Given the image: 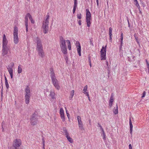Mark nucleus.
I'll list each match as a JSON object with an SVG mask.
<instances>
[{
  "instance_id": "052dcab7",
  "label": "nucleus",
  "mask_w": 149,
  "mask_h": 149,
  "mask_svg": "<svg viewBox=\"0 0 149 149\" xmlns=\"http://www.w3.org/2000/svg\"><path fill=\"white\" fill-rule=\"evenodd\" d=\"M3 86L2 85V86L1 89V93H3Z\"/></svg>"
},
{
  "instance_id": "b1692460",
  "label": "nucleus",
  "mask_w": 149,
  "mask_h": 149,
  "mask_svg": "<svg viewBox=\"0 0 149 149\" xmlns=\"http://www.w3.org/2000/svg\"><path fill=\"white\" fill-rule=\"evenodd\" d=\"M116 108L115 109V108H114V109L113 110V113L115 114H116V115L118 113V105H117V104H116Z\"/></svg>"
},
{
  "instance_id": "423d86ee",
  "label": "nucleus",
  "mask_w": 149,
  "mask_h": 149,
  "mask_svg": "<svg viewBox=\"0 0 149 149\" xmlns=\"http://www.w3.org/2000/svg\"><path fill=\"white\" fill-rule=\"evenodd\" d=\"M107 47V45L105 46V47L103 46L102 47V48L101 49L100 52L101 53V60H104L106 59Z\"/></svg>"
},
{
  "instance_id": "f03ea898",
  "label": "nucleus",
  "mask_w": 149,
  "mask_h": 149,
  "mask_svg": "<svg viewBox=\"0 0 149 149\" xmlns=\"http://www.w3.org/2000/svg\"><path fill=\"white\" fill-rule=\"evenodd\" d=\"M66 40H64L62 36L60 37V46L62 52L64 54L67 53V46L65 42Z\"/></svg>"
},
{
  "instance_id": "ddd939ff",
  "label": "nucleus",
  "mask_w": 149,
  "mask_h": 149,
  "mask_svg": "<svg viewBox=\"0 0 149 149\" xmlns=\"http://www.w3.org/2000/svg\"><path fill=\"white\" fill-rule=\"evenodd\" d=\"M14 66V63H13L12 62L10 63L7 68L9 72H13V68Z\"/></svg>"
},
{
  "instance_id": "5701e85b",
  "label": "nucleus",
  "mask_w": 149,
  "mask_h": 149,
  "mask_svg": "<svg viewBox=\"0 0 149 149\" xmlns=\"http://www.w3.org/2000/svg\"><path fill=\"white\" fill-rule=\"evenodd\" d=\"M5 80L6 86V88L8 89L9 87V84L7 79L5 76Z\"/></svg>"
},
{
  "instance_id": "e433bc0d",
  "label": "nucleus",
  "mask_w": 149,
  "mask_h": 149,
  "mask_svg": "<svg viewBox=\"0 0 149 149\" xmlns=\"http://www.w3.org/2000/svg\"><path fill=\"white\" fill-rule=\"evenodd\" d=\"M123 33H122L121 34L120 42H123Z\"/></svg>"
},
{
  "instance_id": "393cba45",
  "label": "nucleus",
  "mask_w": 149,
  "mask_h": 149,
  "mask_svg": "<svg viewBox=\"0 0 149 149\" xmlns=\"http://www.w3.org/2000/svg\"><path fill=\"white\" fill-rule=\"evenodd\" d=\"M134 4L135 5L138 9L140 8V6L139 5L137 0H133Z\"/></svg>"
},
{
  "instance_id": "c85d7f7f",
  "label": "nucleus",
  "mask_w": 149,
  "mask_h": 149,
  "mask_svg": "<svg viewBox=\"0 0 149 149\" xmlns=\"http://www.w3.org/2000/svg\"><path fill=\"white\" fill-rule=\"evenodd\" d=\"M55 95V94L54 92H51L50 93V95L51 97V98L52 99H54L55 98V97H54Z\"/></svg>"
},
{
  "instance_id": "aec40b11",
  "label": "nucleus",
  "mask_w": 149,
  "mask_h": 149,
  "mask_svg": "<svg viewBox=\"0 0 149 149\" xmlns=\"http://www.w3.org/2000/svg\"><path fill=\"white\" fill-rule=\"evenodd\" d=\"M79 127V129L81 130H84V128L83 127V125L82 121L78 123Z\"/></svg>"
},
{
  "instance_id": "6ab92c4d",
  "label": "nucleus",
  "mask_w": 149,
  "mask_h": 149,
  "mask_svg": "<svg viewBox=\"0 0 149 149\" xmlns=\"http://www.w3.org/2000/svg\"><path fill=\"white\" fill-rule=\"evenodd\" d=\"M112 29L111 27H110L109 28V40L112 41Z\"/></svg>"
},
{
  "instance_id": "37998d69",
  "label": "nucleus",
  "mask_w": 149,
  "mask_h": 149,
  "mask_svg": "<svg viewBox=\"0 0 149 149\" xmlns=\"http://www.w3.org/2000/svg\"><path fill=\"white\" fill-rule=\"evenodd\" d=\"M146 94V92H145V91H143V92L142 94V95L141 96V97L143 98V97H145Z\"/></svg>"
},
{
  "instance_id": "de8ad7c7",
  "label": "nucleus",
  "mask_w": 149,
  "mask_h": 149,
  "mask_svg": "<svg viewBox=\"0 0 149 149\" xmlns=\"http://www.w3.org/2000/svg\"><path fill=\"white\" fill-rule=\"evenodd\" d=\"M110 68H109V67H108V69L107 71L108 72L107 73H108V74H109L110 73Z\"/></svg>"
},
{
  "instance_id": "9b49d317",
  "label": "nucleus",
  "mask_w": 149,
  "mask_h": 149,
  "mask_svg": "<svg viewBox=\"0 0 149 149\" xmlns=\"http://www.w3.org/2000/svg\"><path fill=\"white\" fill-rule=\"evenodd\" d=\"M75 45L77 48V50L78 54L79 56H81V46L80 44L78 41H77Z\"/></svg>"
},
{
  "instance_id": "a18cd8bd",
  "label": "nucleus",
  "mask_w": 149,
  "mask_h": 149,
  "mask_svg": "<svg viewBox=\"0 0 149 149\" xmlns=\"http://www.w3.org/2000/svg\"><path fill=\"white\" fill-rule=\"evenodd\" d=\"M88 62H89V64H91V57L89 56L88 57Z\"/></svg>"
},
{
  "instance_id": "69168bd1",
  "label": "nucleus",
  "mask_w": 149,
  "mask_h": 149,
  "mask_svg": "<svg viewBox=\"0 0 149 149\" xmlns=\"http://www.w3.org/2000/svg\"><path fill=\"white\" fill-rule=\"evenodd\" d=\"M3 95V93H1V99H2Z\"/></svg>"
},
{
  "instance_id": "4c0bfd02",
  "label": "nucleus",
  "mask_w": 149,
  "mask_h": 149,
  "mask_svg": "<svg viewBox=\"0 0 149 149\" xmlns=\"http://www.w3.org/2000/svg\"><path fill=\"white\" fill-rule=\"evenodd\" d=\"M77 119L78 123L82 121L81 120V118L79 116H77Z\"/></svg>"
},
{
  "instance_id": "0eeeda50",
  "label": "nucleus",
  "mask_w": 149,
  "mask_h": 149,
  "mask_svg": "<svg viewBox=\"0 0 149 149\" xmlns=\"http://www.w3.org/2000/svg\"><path fill=\"white\" fill-rule=\"evenodd\" d=\"M22 144L21 140L20 139H16L13 141V149H19Z\"/></svg>"
},
{
  "instance_id": "20e7f679",
  "label": "nucleus",
  "mask_w": 149,
  "mask_h": 149,
  "mask_svg": "<svg viewBox=\"0 0 149 149\" xmlns=\"http://www.w3.org/2000/svg\"><path fill=\"white\" fill-rule=\"evenodd\" d=\"M37 117V113L36 112H35L32 115L30 120L31 125H35L37 124L38 121Z\"/></svg>"
},
{
  "instance_id": "bf43d9fd",
  "label": "nucleus",
  "mask_w": 149,
  "mask_h": 149,
  "mask_svg": "<svg viewBox=\"0 0 149 149\" xmlns=\"http://www.w3.org/2000/svg\"><path fill=\"white\" fill-rule=\"evenodd\" d=\"M67 117H68V118H69V116H70V115L69 114V113H68V112H67Z\"/></svg>"
},
{
  "instance_id": "f704fd0d",
  "label": "nucleus",
  "mask_w": 149,
  "mask_h": 149,
  "mask_svg": "<svg viewBox=\"0 0 149 149\" xmlns=\"http://www.w3.org/2000/svg\"><path fill=\"white\" fill-rule=\"evenodd\" d=\"M60 114H64V110L62 108H61L60 110Z\"/></svg>"
},
{
  "instance_id": "09e8293b",
  "label": "nucleus",
  "mask_w": 149,
  "mask_h": 149,
  "mask_svg": "<svg viewBox=\"0 0 149 149\" xmlns=\"http://www.w3.org/2000/svg\"><path fill=\"white\" fill-rule=\"evenodd\" d=\"M42 143H43V145H44V146H45V141L44 139V138H42Z\"/></svg>"
},
{
  "instance_id": "ea45409f",
  "label": "nucleus",
  "mask_w": 149,
  "mask_h": 149,
  "mask_svg": "<svg viewBox=\"0 0 149 149\" xmlns=\"http://www.w3.org/2000/svg\"><path fill=\"white\" fill-rule=\"evenodd\" d=\"M29 19L31 21V22L32 23L34 24V21L32 17H31V18H29Z\"/></svg>"
},
{
  "instance_id": "a878e982",
  "label": "nucleus",
  "mask_w": 149,
  "mask_h": 149,
  "mask_svg": "<svg viewBox=\"0 0 149 149\" xmlns=\"http://www.w3.org/2000/svg\"><path fill=\"white\" fill-rule=\"evenodd\" d=\"M66 138H67L68 140L71 143H72V142H73V140H72V138H70L69 136V134L68 135H67L66 136Z\"/></svg>"
},
{
  "instance_id": "13d9d810",
  "label": "nucleus",
  "mask_w": 149,
  "mask_h": 149,
  "mask_svg": "<svg viewBox=\"0 0 149 149\" xmlns=\"http://www.w3.org/2000/svg\"><path fill=\"white\" fill-rule=\"evenodd\" d=\"M97 5V6H99V1L98 0H96Z\"/></svg>"
},
{
  "instance_id": "a19ab883",
  "label": "nucleus",
  "mask_w": 149,
  "mask_h": 149,
  "mask_svg": "<svg viewBox=\"0 0 149 149\" xmlns=\"http://www.w3.org/2000/svg\"><path fill=\"white\" fill-rule=\"evenodd\" d=\"M25 17H27L28 18V17L29 18H31V16L29 13H27Z\"/></svg>"
},
{
  "instance_id": "6e6d98bb",
  "label": "nucleus",
  "mask_w": 149,
  "mask_h": 149,
  "mask_svg": "<svg viewBox=\"0 0 149 149\" xmlns=\"http://www.w3.org/2000/svg\"><path fill=\"white\" fill-rule=\"evenodd\" d=\"M101 130L102 131V134L103 135H104V134H105V132H104V131L103 129H102V130Z\"/></svg>"
},
{
  "instance_id": "f257e3e1",
  "label": "nucleus",
  "mask_w": 149,
  "mask_h": 149,
  "mask_svg": "<svg viewBox=\"0 0 149 149\" xmlns=\"http://www.w3.org/2000/svg\"><path fill=\"white\" fill-rule=\"evenodd\" d=\"M50 70V77L52 84L56 89L59 90L60 89V87L58 81L55 75L53 69L52 68H51Z\"/></svg>"
},
{
  "instance_id": "4d7b16f0",
  "label": "nucleus",
  "mask_w": 149,
  "mask_h": 149,
  "mask_svg": "<svg viewBox=\"0 0 149 149\" xmlns=\"http://www.w3.org/2000/svg\"><path fill=\"white\" fill-rule=\"evenodd\" d=\"M134 37H135V39H136V42L137 43H139V42L137 38V37H136V36H134Z\"/></svg>"
},
{
  "instance_id": "7ed1b4c3",
  "label": "nucleus",
  "mask_w": 149,
  "mask_h": 149,
  "mask_svg": "<svg viewBox=\"0 0 149 149\" xmlns=\"http://www.w3.org/2000/svg\"><path fill=\"white\" fill-rule=\"evenodd\" d=\"M25 92L24 98L25 103L28 104L29 103L31 97V92L30 88L29 86H27L26 87L25 90Z\"/></svg>"
},
{
  "instance_id": "603ef678",
  "label": "nucleus",
  "mask_w": 149,
  "mask_h": 149,
  "mask_svg": "<svg viewBox=\"0 0 149 149\" xmlns=\"http://www.w3.org/2000/svg\"><path fill=\"white\" fill-rule=\"evenodd\" d=\"M103 139L105 140L106 139V135L105 134H104L103 136Z\"/></svg>"
},
{
  "instance_id": "c9c22d12",
  "label": "nucleus",
  "mask_w": 149,
  "mask_h": 149,
  "mask_svg": "<svg viewBox=\"0 0 149 149\" xmlns=\"http://www.w3.org/2000/svg\"><path fill=\"white\" fill-rule=\"evenodd\" d=\"M71 98H72L74 95V91L72 90L71 92Z\"/></svg>"
},
{
  "instance_id": "8fccbe9b",
  "label": "nucleus",
  "mask_w": 149,
  "mask_h": 149,
  "mask_svg": "<svg viewBox=\"0 0 149 149\" xmlns=\"http://www.w3.org/2000/svg\"><path fill=\"white\" fill-rule=\"evenodd\" d=\"M5 125V122L4 121H3L1 123V126L2 127H3Z\"/></svg>"
},
{
  "instance_id": "c03bdc74",
  "label": "nucleus",
  "mask_w": 149,
  "mask_h": 149,
  "mask_svg": "<svg viewBox=\"0 0 149 149\" xmlns=\"http://www.w3.org/2000/svg\"><path fill=\"white\" fill-rule=\"evenodd\" d=\"M98 125L99 126L98 127L100 128V129L101 130H102V129H103V128L102 127V126L99 123H98Z\"/></svg>"
},
{
  "instance_id": "f8f14e48",
  "label": "nucleus",
  "mask_w": 149,
  "mask_h": 149,
  "mask_svg": "<svg viewBox=\"0 0 149 149\" xmlns=\"http://www.w3.org/2000/svg\"><path fill=\"white\" fill-rule=\"evenodd\" d=\"M114 94L113 93H112L110 97L109 98V106L110 107H111L113 104V102L114 101V99L113 98Z\"/></svg>"
},
{
  "instance_id": "864d4df0",
  "label": "nucleus",
  "mask_w": 149,
  "mask_h": 149,
  "mask_svg": "<svg viewBox=\"0 0 149 149\" xmlns=\"http://www.w3.org/2000/svg\"><path fill=\"white\" fill-rule=\"evenodd\" d=\"M129 149H132L131 145L130 144L129 145Z\"/></svg>"
},
{
  "instance_id": "774afa93",
  "label": "nucleus",
  "mask_w": 149,
  "mask_h": 149,
  "mask_svg": "<svg viewBox=\"0 0 149 149\" xmlns=\"http://www.w3.org/2000/svg\"><path fill=\"white\" fill-rule=\"evenodd\" d=\"M120 42V46H122V45H123V42Z\"/></svg>"
},
{
  "instance_id": "e2e57ef3",
  "label": "nucleus",
  "mask_w": 149,
  "mask_h": 149,
  "mask_svg": "<svg viewBox=\"0 0 149 149\" xmlns=\"http://www.w3.org/2000/svg\"><path fill=\"white\" fill-rule=\"evenodd\" d=\"M139 9V14H142V12H141V11L140 10V8H139V9Z\"/></svg>"
},
{
  "instance_id": "6e6552de",
  "label": "nucleus",
  "mask_w": 149,
  "mask_h": 149,
  "mask_svg": "<svg viewBox=\"0 0 149 149\" xmlns=\"http://www.w3.org/2000/svg\"><path fill=\"white\" fill-rule=\"evenodd\" d=\"M36 40L37 43L36 50L38 51L42 49L43 47L40 38L38 37H37L36 39Z\"/></svg>"
},
{
  "instance_id": "0e129e2a",
  "label": "nucleus",
  "mask_w": 149,
  "mask_h": 149,
  "mask_svg": "<svg viewBox=\"0 0 149 149\" xmlns=\"http://www.w3.org/2000/svg\"><path fill=\"white\" fill-rule=\"evenodd\" d=\"M147 68H148V69H149V63H148L147 65Z\"/></svg>"
},
{
  "instance_id": "3c124183",
  "label": "nucleus",
  "mask_w": 149,
  "mask_h": 149,
  "mask_svg": "<svg viewBox=\"0 0 149 149\" xmlns=\"http://www.w3.org/2000/svg\"><path fill=\"white\" fill-rule=\"evenodd\" d=\"M76 8H73V14H74L75 13V11H76Z\"/></svg>"
},
{
  "instance_id": "2eb2a0df",
  "label": "nucleus",
  "mask_w": 149,
  "mask_h": 149,
  "mask_svg": "<svg viewBox=\"0 0 149 149\" xmlns=\"http://www.w3.org/2000/svg\"><path fill=\"white\" fill-rule=\"evenodd\" d=\"M129 124L130 126V134L132 136V128H133V125L132 124V121L131 120L130 118V119Z\"/></svg>"
},
{
  "instance_id": "412c9836",
  "label": "nucleus",
  "mask_w": 149,
  "mask_h": 149,
  "mask_svg": "<svg viewBox=\"0 0 149 149\" xmlns=\"http://www.w3.org/2000/svg\"><path fill=\"white\" fill-rule=\"evenodd\" d=\"M88 88V86L87 85H86L84 88L83 91H84V93L86 95L88 96L89 94L88 92H87L86 91L87 90Z\"/></svg>"
},
{
  "instance_id": "39448f33",
  "label": "nucleus",
  "mask_w": 149,
  "mask_h": 149,
  "mask_svg": "<svg viewBox=\"0 0 149 149\" xmlns=\"http://www.w3.org/2000/svg\"><path fill=\"white\" fill-rule=\"evenodd\" d=\"M18 29L17 26L14 27L13 31V42L15 44H17L19 42V39L18 36Z\"/></svg>"
},
{
  "instance_id": "338daca9",
  "label": "nucleus",
  "mask_w": 149,
  "mask_h": 149,
  "mask_svg": "<svg viewBox=\"0 0 149 149\" xmlns=\"http://www.w3.org/2000/svg\"><path fill=\"white\" fill-rule=\"evenodd\" d=\"M106 64L108 66V62H107V61L106 62Z\"/></svg>"
},
{
  "instance_id": "49530a36",
  "label": "nucleus",
  "mask_w": 149,
  "mask_h": 149,
  "mask_svg": "<svg viewBox=\"0 0 149 149\" xmlns=\"http://www.w3.org/2000/svg\"><path fill=\"white\" fill-rule=\"evenodd\" d=\"M25 25L26 28V31L27 32L28 31V25Z\"/></svg>"
},
{
  "instance_id": "5fc2aeb1",
  "label": "nucleus",
  "mask_w": 149,
  "mask_h": 149,
  "mask_svg": "<svg viewBox=\"0 0 149 149\" xmlns=\"http://www.w3.org/2000/svg\"><path fill=\"white\" fill-rule=\"evenodd\" d=\"M81 20H79L78 21V24L79 25H81Z\"/></svg>"
},
{
  "instance_id": "bb28decb",
  "label": "nucleus",
  "mask_w": 149,
  "mask_h": 149,
  "mask_svg": "<svg viewBox=\"0 0 149 149\" xmlns=\"http://www.w3.org/2000/svg\"><path fill=\"white\" fill-rule=\"evenodd\" d=\"M22 69L21 67V65H19L18 68L17 73L18 74H20L22 72Z\"/></svg>"
},
{
  "instance_id": "1a4fd4ad",
  "label": "nucleus",
  "mask_w": 149,
  "mask_h": 149,
  "mask_svg": "<svg viewBox=\"0 0 149 149\" xmlns=\"http://www.w3.org/2000/svg\"><path fill=\"white\" fill-rule=\"evenodd\" d=\"M2 55L4 56L7 54L8 52H10V50L9 47L7 46H2Z\"/></svg>"
},
{
  "instance_id": "473e14b6",
  "label": "nucleus",
  "mask_w": 149,
  "mask_h": 149,
  "mask_svg": "<svg viewBox=\"0 0 149 149\" xmlns=\"http://www.w3.org/2000/svg\"><path fill=\"white\" fill-rule=\"evenodd\" d=\"M89 43L90 45L93 46H94L93 42L92 39H90Z\"/></svg>"
},
{
  "instance_id": "f3484780",
  "label": "nucleus",
  "mask_w": 149,
  "mask_h": 149,
  "mask_svg": "<svg viewBox=\"0 0 149 149\" xmlns=\"http://www.w3.org/2000/svg\"><path fill=\"white\" fill-rule=\"evenodd\" d=\"M86 18H91V14L88 9H86Z\"/></svg>"
},
{
  "instance_id": "4468645a",
  "label": "nucleus",
  "mask_w": 149,
  "mask_h": 149,
  "mask_svg": "<svg viewBox=\"0 0 149 149\" xmlns=\"http://www.w3.org/2000/svg\"><path fill=\"white\" fill-rule=\"evenodd\" d=\"M8 42L6 36L5 34H4L3 39L2 46H7Z\"/></svg>"
},
{
  "instance_id": "c756f323",
  "label": "nucleus",
  "mask_w": 149,
  "mask_h": 149,
  "mask_svg": "<svg viewBox=\"0 0 149 149\" xmlns=\"http://www.w3.org/2000/svg\"><path fill=\"white\" fill-rule=\"evenodd\" d=\"M74 5L73 8H76L77 7V0H74Z\"/></svg>"
},
{
  "instance_id": "7c9ffc66",
  "label": "nucleus",
  "mask_w": 149,
  "mask_h": 149,
  "mask_svg": "<svg viewBox=\"0 0 149 149\" xmlns=\"http://www.w3.org/2000/svg\"><path fill=\"white\" fill-rule=\"evenodd\" d=\"M61 119H62V121L64 122L65 121V116L64 114H60Z\"/></svg>"
},
{
  "instance_id": "a211bd4d",
  "label": "nucleus",
  "mask_w": 149,
  "mask_h": 149,
  "mask_svg": "<svg viewBox=\"0 0 149 149\" xmlns=\"http://www.w3.org/2000/svg\"><path fill=\"white\" fill-rule=\"evenodd\" d=\"M87 26L89 27L91 24V18H86Z\"/></svg>"
},
{
  "instance_id": "2f4dec72",
  "label": "nucleus",
  "mask_w": 149,
  "mask_h": 149,
  "mask_svg": "<svg viewBox=\"0 0 149 149\" xmlns=\"http://www.w3.org/2000/svg\"><path fill=\"white\" fill-rule=\"evenodd\" d=\"M77 17L78 19H81L82 18V15L81 14V13H78L77 15Z\"/></svg>"
},
{
  "instance_id": "72a5a7b5",
  "label": "nucleus",
  "mask_w": 149,
  "mask_h": 149,
  "mask_svg": "<svg viewBox=\"0 0 149 149\" xmlns=\"http://www.w3.org/2000/svg\"><path fill=\"white\" fill-rule=\"evenodd\" d=\"M25 25H28V18L27 17H25Z\"/></svg>"
},
{
  "instance_id": "58836bf2",
  "label": "nucleus",
  "mask_w": 149,
  "mask_h": 149,
  "mask_svg": "<svg viewBox=\"0 0 149 149\" xmlns=\"http://www.w3.org/2000/svg\"><path fill=\"white\" fill-rule=\"evenodd\" d=\"M63 131L65 133V135H66V136L67 135H68L69 134V133H68L67 130H66V129H64L63 130Z\"/></svg>"
},
{
  "instance_id": "4be33fe9",
  "label": "nucleus",
  "mask_w": 149,
  "mask_h": 149,
  "mask_svg": "<svg viewBox=\"0 0 149 149\" xmlns=\"http://www.w3.org/2000/svg\"><path fill=\"white\" fill-rule=\"evenodd\" d=\"M66 42L68 43V47L69 50H70L71 49V44L69 40H66Z\"/></svg>"
},
{
  "instance_id": "680f3d73",
  "label": "nucleus",
  "mask_w": 149,
  "mask_h": 149,
  "mask_svg": "<svg viewBox=\"0 0 149 149\" xmlns=\"http://www.w3.org/2000/svg\"><path fill=\"white\" fill-rule=\"evenodd\" d=\"M122 46H120V47H119V50L120 51L121 50V49H122Z\"/></svg>"
},
{
  "instance_id": "dca6fc26",
  "label": "nucleus",
  "mask_w": 149,
  "mask_h": 149,
  "mask_svg": "<svg viewBox=\"0 0 149 149\" xmlns=\"http://www.w3.org/2000/svg\"><path fill=\"white\" fill-rule=\"evenodd\" d=\"M37 51L38 52V54L42 58H43L44 57L45 54L43 49L38 50Z\"/></svg>"
},
{
  "instance_id": "79ce46f5",
  "label": "nucleus",
  "mask_w": 149,
  "mask_h": 149,
  "mask_svg": "<svg viewBox=\"0 0 149 149\" xmlns=\"http://www.w3.org/2000/svg\"><path fill=\"white\" fill-rule=\"evenodd\" d=\"M9 73L10 75L11 79H12L13 78V72H9Z\"/></svg>"
},
{
  "instance_id": "cd10ccee",
  "label": "nucleus",
  "mask_w": 149,
  "mask_h": 149,
  "mask_svg": "<svg viewBox=\"0 0 149 149\" xmlns=\"http://www.w3.org/2000/svg\"><path fill=\"white\" fill-rule=\"evenodd\" d=\"M43 29V33L45 34L47 33H48V31L49 30V28H47L46 29L45 28H42Z\"/></svg>"
},
{
  "instance_id": "9d476101",
  "label": "nucleus",
  "mask_w": 149,
  "mask_h": 149,
  "mask_svg": "<svg viewBox=\"0 0 149 149\" xmlns=\"http://www.w3.org/2000/svg\"><path fill=\"white\" fill-rule=\"evenodd\" d=\"M47 18L46 19L45 21H44L42 23V28H45L46 29L49 28L48 24H49V16L48 15L46 16Z\"/></svg>"
}]
</instances>
